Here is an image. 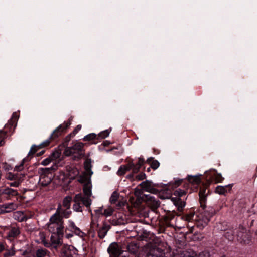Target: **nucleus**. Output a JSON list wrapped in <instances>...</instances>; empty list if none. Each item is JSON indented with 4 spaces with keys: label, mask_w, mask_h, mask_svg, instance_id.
Wrapping results in <instances>:
<instances>
[{
    "label": "nucleus",
    "mask_w": 257,
    "mask_h": 257,
    "mask_svg": "<svg viewBox=\"0 0 257 257\" xmlns=\"http://www.w3.org/2000/svg\"><path fill=\"white\" fill-rule=\"evenodd\" d=\"M96 212L97 213H101V212H102V209H99V210H96Z\"/></svg>",
    "instance_id": "56"
},
{
    "label": "nucleus",
    "mask_w": 257,
    "mask_h": 257,
    "mask_svg": "<svg viewBox=\"0 0 257 257\" xmlns=\"http://www.w3.org/2000/svg\"><path fill=\"white\" fill-rule=\"evenodd\" d=\"M81 128V125H78L75 128V130L73 131L74 134H76L79 131H80Z\"/></svg>",
    "instance_id": "49"
},
{
    "label": "nucleus",
    "mask_w": 257,
    "mask_h": 257,
    "mask_svg": "<svg viewBox=\"0 0 257 257\" xmlns=\"http://www.w3.org/2000/svg\"><path fill=\"white\" fill-rule=\"evenodd\" d=\"M20 184L19 181H15L9 183L10 186L13 187H18Z\"/></svg>",
    "instance_id": "47"
},
{
    "label": "nucleus",
    "mask_w": 257,
    "mask_h": 257,
    "mask_svg": "<svg viewBox=\"0 0 257 257\" xmlns=\"http://www.w3.org/2000/svg\"><path fill=\"white\" fill-rule=\"evenodd\" d=\"M165 193V195L163 196L160 195V198L161 199H167V198H169L170 197L171 194L170 192H169V191L168 190H163L162 193Z\"/></svg>",
    "instance_id": "37"
},
{
    "label": "nucleus",
    "mask_w": 257,
    "mask_h": 257,
    "mask_svg": "<svg viewBox=\"0 0 257 257\" xmlns=\"http://www.w3.org/2000/svg\"><path fill=\"white\" fill-rule=\"evenodd\" d=\"M26 160V158L23 159L20 164L19 165H17L15 166V170L16 171H21L23 169V165L25 161Z\"/></svg>",
    "instance_id": "31"
},
{
    "label": "nucleus",
    "mask_w": 257,
    "mask_h": 257,
    "mask_svg": "<svg viewBox=\"0 0 257 257\" xmlns=\"http://www.w3.org/2000/svg\"><path fill=\"white\" fill-rule=\"evenodd\" d=\"M108 252L114 257H121L124 252L121 250L118 245L116 243H111L108 248Z\"/></svg>",
    "instance_id": "6"
},
{
    "label": "nucleus",
    "mask_w": 257,
    "mask_h": 257,
    "mask_svg": "<svg viewBox=\"0 0 257 257\" xmlns=\"http://www.w3.org/2000/svg\"><path fill=\"white\" fill-rule=\"evenodd\" d=\"M147 171H150V168H148L147 169Z\"/></svg>",
    "instance_id": "60"
},
{
    "label": "nucleus",
    "mask_w": 257,
    "mask_h": 257,
    "mask_svg": "<svg viewBox=\"0 0 257 257\" xmlns=\"http://www.w3.org/2000/svg\"><path fill=\"white\" fill-rule=\"evenodd\" d=\"M15 218H17L18 220L19 221H23L25 220V217L23 214V213L22 212L18 211L16 212L15 214Z\"/></svg>",
    "instance_id": "28"
},
{
    "label": "nucleus",
    "mask_w": 257,
    "mask_h": 257,
    "mask_svg": "<svg viewBox=\"0 0 257 257\" xmlns=\"http://www.w3.org/2000/svg\"><path fill=\"white\" fill-rule=\"evenodd\" d=\"M44 151H41L40 152H39V153H38V155L39 156L41 155L42 154H43L44 153Z\"/></svg>",
    "instance_id": "55"
},
{
    "label": "nucleus",
    "mask_w": 257,
    "mask_h": 257,
    "mask_svg": "<svg viewBox=\"0 0 257 257\" xmlns=\"http://www.w3.org/2000/svg\"><path fill=\"white\" fill-rule=\"evenodd\" d=\"M215 178L217 182H221L223 179L220 174H217Z\"/></svg>",
    "instance_id": "45"
},
{
    "label": "nucleus",
    "mask_w": 257,
    "mask_h": 257,
    "mask_svg": "<svg viewBox=\"0 0 257 257\" xmlns=\"http://www.w3.org/2000/svg\"><path fill=\"white\" fill-rule=\"evenodd\" d=\"M188 179L189 181L192 183L198 184L200 181V178L198 176H188Z\"/></svg>",
    "instance_id": "22"
},
{
    "label": "nucleus",
    "mask_w": 257,
    "mask_h": 257,
    "mask_svg": "<svg viewBox=\"0 0 257 257\" xmlns=\"http://www.w3.org/2000/svg\"><path fill=\"white\" fill-rule=\"evenodd\" d=\"M5 249L4 245L3 244H0V252H2Z\"/></svg>",
    "instance_id": "53"
},
{
    "label": "nucleus",
    "mask_w": 257,
    "mask_h": 257,
    "mask_svg": "<svg viewBox=\"0 0 257 257\" xmlns=\"http://www.w3.org/2000/svg\"><path fill=\"white\" fill-rule=\"evenodd\" d=\"M15 254V251L13 249V248H12L11 249H9L7 250V251L4 254L5 257H12L14 256Z\"/></svg>",
    "instance_id": "32"
},
{
    "label": "nucleus",
    "mask_w": 257,
    "mask_h": 257,
    "mask_svg": "<svg viewBox=\"0 0 257 257\" xmlns=\"http://www.w3.org/2000/svg\"><path fill=\"white\" fill-rule=\"evenodd\" d=\"M71 236H72V235H71V234H68V235H67V237H68V238H69V237H71Z\"/></svg>",
    "instance_id": "59"
},
{
    "label": "nucleus",
    "mask_w": 257,
    "mask_h": 257,
    "mask_svg": "<svg viewBox=\"0 0 257 257\" xmlns=\"http://www.w3.org/2000/svg\"><path fill=\"white\" fill-rule=\"evenodd\" d=\"M75 253V250L72 246H65L62 251V257H72Z\"/></svg>",
    "instance_id": "9"
},
{
    "label": "nucleus",
    "mask_w": 257,
    "mask_h": 257,
    "mask_svg": "<svg viewBox=\"0 0 257 257\" xmlns=\"http://www.w3.org/2000/svg\"><path fill=\"white\" fill-rule=\"evenodd\" d=\"M6 177L7 179L12 180L16 179V176L11 173H9L7 174Z\"/></svg>",
    "instance_id": "43"
},
{
    "label": "nucleus",
    "mask_w": 257,
    "mask_h": 257,
    "mask_svg": "<svg viewBox=\"0 0 257 257\" xmlns=\"http://www.w3.org/2000/svg\"><path fill=\"white\" fill-rule=\"evenodd\" d=\"M128 170H129L128 164L127 166L122 165L119 168L117 171V174L118 175H123Z\"/></svg>",
    "instance_id": "19"
},
{
    "label": "nucleus",
    "mask_w": 257,
    "mask_h": 257,
    "mask_svg": "<svg viewBox=\"0 0 257 257\" xmlns=\"http://www.w3.org/2000/svg\"><path fill=\"white\" fill-rule=\"evenodd\" d=\"M71 201V197L70 196H66L63 200V206L67 209H69L70 207Z\"/></svg>",
    "instance_id": "20"
},
{
    "label": "nucleus",
    "mask_w": 257,
    "mask_h": 257,
    "mask_svg": "<svg viewBox=\"0 0 257 257\" xmlns=\"http://www.w3.org/2000/svg\"><path fill=\"white\" fill-rule=\"evenodd\" d=\"M226 186H218L216 187L215 192L219 194H224L226 192V190L225 189Z\"/></svg>",
    "instance_id": "23"
},
{
    "label": "nucleus",
    "mask_w": 257,
    "mask_h": 257,
    "mask_svg": "<svg viewBox=\"0 0 257 257\" xmlns=\"http://www.w3.org/2000/svg\"><path fill=\"white\" fill-rule=\"evenodd\" d=\"M142 189L145 191L150 192L154 194H157L158 193V190L152 185V183L148 180L142 182L140 185Z\"/></svg>",
    "instance_id": "7"
},
{
    "label": "nucleus",
    "mask_w": 257,
    "mask_h": 257,
    "mask_svg": "<svg viewBox=\"0 0 257 257\" xmlns=\"http://www.w3.org/2000/svg\"><path fill=\"white\" fill-rule=\"evenodd\" d=\"M112 223L114 225H119L124 224L125 223V221L122 216L119 215V218L117 219V220H113Z\"/></svg>",
    "instance_id": "27"
},
{
    "label": "nucleus",
    "mask_w": 257,
    "mask_h": 257,
    "mask_svg": "<svg viewBox=\"0 0 257 257\" xmlns=\"http://www.w3.org/2000/svg\"><path fill=\"white\" fill-rule=\"evenodd\" d=\"M2 194L6 195L8 196V199H10L11 197L16 196L18 195V193L17 190H15L10 188H6L1 190Z\"/></svg>",
    "instance_id": "11"
},
{
    "label": "nucleus",
    "mask_w": 257,
    "mask_h": 257,
    "mask_svg": "<svg viewBox=\"0 0 257 257\" xmlns=\"http://www.w3.org/2000/svg\"><path fill=\"white\" fill-rule=\"evenodd\" d=\"M66 229L74 232L76 234L80 235L81 233V230L77 227L76 226L75 223L72 220H68V225L66 227Z\"/></svg>",
    "instance_id": "13"
},
{
    "label": "nucleus",
    "mask_w": 257,
    "mask_h": 257,
    "mask_svg": "<svg viewBox=\"0 0 257 257\" xmlns=\"http://www.w3.org/2000/svg\"><path fill=\"white\" fill-rule=\"evenodd\" d=\"M96 137V135L94 133H91L83 138L84 141H90L94 139Z\"/></svg>",
    "instance_id": "30"
},
{
    "label": "nucleus",
    "mask_w": 257,
    "mask_h": 257,
    "mask_svg": "<svg viewBox=\"0 0 257 257\" xmlns=\"http://www.w3.org/2000/svg\"><path fill=\"white\" fill-rule=\"evenodd\" d=\"M146 178V175L144 173H141L136 176V178L139 180H142Z\"/></svg>",
    "instance_id": "44"
},
{
    "label": "nucleus",
    "mask_w": 257,
    "mask_h": 257,
    "mask_svg": "<svg viewBox=\"0 0 257 257\" xmlns=\"http://www.w3.org/2000/svg\"><path fill=\"white\" fill-rule=\"evenodd\" d=\"M52 168H40L39 184L43 187L47 186L52 181L54 175L52 172Z\"/></svg>",
    "instance_id": "3"
},
{
    "label": "nucleus",
    "mask_w": 257,
    "mask_h": 257,
    "mask_svg": "<svg viewBox=\"0 0 257 257\" xmlns=\"http://www.w3.org/2000/svg\"><path fill=\"white\" fill-rule=\"evenodd\" d=\"M5 213L10 212L17 209L18 205L14 203H10L3 205Z\"/></svg>",
    "instance_id": "16"
},
{
    "label": "nucleus",
    "mask_w": 257,
    "mask_h": 257,
    "mask_svg": "<svg viewBox=\"0 0 257 257\" xmlns=\"http://www.w3.org/2000/svg\"><path fill=\"white\" fill-rule=\"evenodd\" d=\"M128 167H129V170L130 169L133 170V172L134 173H136L138 172L139 168L138 166L135 165L133 163L131 162L128 164Z\"/></svg>",
    "instance_id": "29"
},
{
    "label": "nucleus",
    "mask_w": 257,
    "mask_h": 257,
    "mask_svg": "<svg viewBox=\"0 0 257 257\" xmlns=\"http://www.w3.org/2000/svg\"><path fill=\"white\" fill-rule=\"evenodd\" d=\"M109 229V227L108 225H104L99 230L98 235L101 238L104 237L106 234L107 231Z\"/></svg>",
    "instance_id": "17"
},
{
    "label": "nucleus",
    "mask_w": 257,
    "mask_h": 257,
    "mask_svg": "<svg viewBox=\"0 0 257 257\" xmlns=\"http://www.w3.org/2000/svg\"><path fill=\"white\" fill-rule=\"evenodd\" d=\"M147 257H165V254L159 249L154 248L150 250Z\"/></svg>",
    "instance_id": "14"
},
{
    "label": "nucleus",
    "mask_w": 257,
    "mask_h": 257,
    "mask_svg": "<svg viewBox=\"0 0 257 257\" xmlns=\"http://www.w3.org/2000/svg\"><path fill=\"white\" fill-rule=\"evenodd\" d=\"M46 254V252L43 249H39L37 250L36 255L38 257H43Z\"/></svg>",
    "instance_id": "40"
},
{
    "label": "nucleus",
    "mask_w": 257,
    "mask_h": 257,
    "mask_svg": "<svg viewBox=\"0 0 257 257\" xmlns=\"http://www.w3.org/2000/svg\"><path fill=\"white\" fill-rule=\"evenodd\" d=\"M196 253L193 251H184L176 253L173 257H196Z\"/></svg>",
    "instance_id": "15"
},
{
    "label": "nucleus",
    "mask_w": 257,
    "mask_h": 257,
    "mask_svg": "<svg viewBox=\"0 0 257 257\" xmlns=\"http://www.w3.org/2000/svg\"><path fill=\"white\" fill-rule=\"evenodd\" d=\"M194 215H195V214H194V213H193V212H191V213H190L187 214L185 216L186 220H187L188 221H191L192 220H195L194 219Z\"/></svg>",
    "instance_id": "34"
},
{
    "label": "nucleus",
    "mask_w": 257,
    "mask_h": 257,
    "mask_svg": "<svg viewBox=\"0 0 257 257\" xmlns=\"http://www.w3.org/2000/svg\"><path fill=\"white\" fill-rule=\"evenodd\" d=\"M185 194V192L181 189H178L174 192V195L178 196H182Z\"/></svg>",
    "instance_id": "38"
},
{
    "label": "nucleus",
    "mask_w": 257,
    "mask_h": 257,
    "mask_svg": "<svg viewBox=\"0 0 257 257\" xmlns=\"http://www.w3.org/2000/svg\"><path fill=\"white\" fill-rule=\"evenodd\" d=\"M133 246H135V247H136V246L134 245V244H130V245H128V249L130 251H131V252H135V251L132 250V249L131 248L132 247H133Z\"/></svg>",
    "instance_id": "51"
},
{
    "label": "nucleus",
    "mask_w": 257,
    "mask_h": 257,
    "mask_svg": "<svg viewBox=\"0 0 257 257\" xmlns=\"http://www.w3.org/2000/svg\"><path fill=\"white\" fill-rule=\"evenodd\" d=\"M222 257H226V256H222Z\"/></svg>",
    "instance_id": "61"
},
{
    "label": "nucleus",
    "mask_w": 257,
    "mask_h": 257,
    "mask_svg": "<svg viewBox=\"0 0 257 257\" xmlns=\"http://www.w3.org/2000/svg\"><path fill=\"white\" fill-rule=\"evenodd\" d=\"M206 189L200 191L199 193L200 198L201 200H204L206 196Z\"/></svg>",
    "instance_id": "42"
},
{
    "label": "nucleus",
    "mask_w": 257,
    "mask_h": 257,
    "mask_svg": "<svg viewBox=\"0 0 257 257\" xmlns=\"http://www.w3.org/2000/svg\"><path fill=\"white\" fill-rule=\"evenodd\" d=\"M61 207L59 206L56 212L50 218L49 222L47 224V228L51 233L58 236L62 235L64 233V225L62 218L60 216Z\"/></svg>",
    "instance_id": "2"
},
{
    "label": "nucleus",
    "mask_w": 257,
    "mask_h": 257,
    "mask_svg": "<svg viewBox=\"0 0 257 257\" xmlns=\"http://www.w3.org/2000/svg\"><path fill=\"white\" fill-rule=\"evenodd\" d=\"M196 257H210V253L207 251H203L198 255L196 254Z\"/></svg>",
    "instance_id": "41"
},
{
    "label": "nucleus",
    "mask_w": 257,
    "mask_h": 257,
    "mask_svg": "<svg viewBox=\"0 0 257 257\" xmlns=\"http://www.w3.org/2000/svg\"><path fill=\"white\" fill-rule=\"evenodd\" d=\"M85 167H86V170H88L89 169V167L88 164L85 165Z\"/></svg>",
    "instance_id": "57"
},
{
    "label": "nucleus",
    "mask_w": 257,
    "mask_h": 257,
    "mask_svg": "<svg viewBox=\"0 0 257 257\" xmlns=\"http://www.w3.org/2000/svg\"><path fill=\"white\" fill-rule=\"evenodd\" d=\"M109 133L110 131L108 130H106L100 133L99 134V136L102 138H104L107 137L109 135Z\"/></svg>",
    "instance_id": "35"
},
{
    "label": "nucleus",
    "mask_w": 257,
    "mask_h": 257,
    "mask_svg": "<svg viewBox=\"0 0 257 257\" xmlns=\"http://www.w3.org/2000/svg\"><path fill=\"white\" fill-rule=\"evenodd\" d=\"M4 134H0V146L3 144V140L4 138Z\"/></svg>",
    "instance_id": "50"
},
{
    "label": "nucleus",
    "mask_w": 257,
    "mask_h": 257,
    "mask_svg": "<svg viewBox=\"0 0 257 257\" xmlns=\"http://www.w3.org/2000/svg\"><path fill=\"white\" fill-rule=\"evenodd\" d=\"M84 144L76 142L72 147H67L64 151L66 156H73L75 158H79L83 154Z\"/></svg>",
    "instance_id": "4"
},
{
    "label": "nucleus",
    "mask_w": 257,
    "mask_h": 257,
    "mask_svg": "<svg viewBox=\"0 0 257 257\" xmlns=\"http://www.w3.org/2000/svg\"><path fill=\"white\" fill-rule=\"evenodd\" d=\"M181 183V180H178V181H175V184L177 186H179Z\"/></svg>",
    "instance_id": "54"
},
{
    "label": "nucleus",
    "mask_w": 257,
    "mask_h": 257,
    "mask_svg": "<svg viewBox=\"0 0 257 257\" xmlns=\"http://www.w3.org/2000/svg\"><path fill=\"white\" fill-rule=\"evenodd\" d=\"M119 197V195L118 194V193H117L116 192H114L110 198V201L111 202V204H114L116 203V201L117 200L118 198Z\"/></svg>",
    "instance_id": "25"
},
{
    "label": "nucleus",
    "mask_w": 257,
    "mask_h": 257,
    "mask_svg": "<svg viewBox=\"0 0 257 257\" xmlns=\"http://www.w3.org/2000/svg\"><path fill=\"white\" fill-rule=\"evenodd\" d=\"M71 214V211L70 210H66L63 211L61 208V213L60 214H62L63 217L66 218L69 217L70 214Z\"/></svg>",
    "instance_id": "33"
},
{
    "label": "nucleus",
    "mask_w": 257,
    "mask_h": 257,
    "mask_svg": "<svg viewBox=\"0 0 257 257\" xmlns=\"http://www.w3.org/2000/svg\"><path fill=\"white\" fill-rule=\"evenodd\" d=\"M60 153L58 151H56L54 152L51 156L43 160L41 164L43 165L46 166L48 165L51 161H52L54 159L58 158L59 157Z\"/></svg>",
    "instance_id": "12"
},
{
    "label": "nucleus",
    "mask_w": 257,
    "mask_h": 257,
    "mask_svg": "<svg viewBox=\"0 0 257 257\" xmlns=\"http://www.w3.org/2000/svg\"><path fill=\"white\" fill-rule=\"evenodd\" d=\"M143 163H144L143 159H141V158H139V160H138V162L136 165L137 166H138L139 168H140L143 165Z\"/></svg>",
    "instance_id": "48"
},
{
    "label": "nucleus",
    "mask_w": 257,
    "mask_h": 257,
    "mask_svg": "<svg viewBox=\"0 0 257 257\" xmlns=\"http://www.w3.org/2000/svg\"><path fill=\"white\" fill-rule=\"evenodd\" d=\"M71 124V120L69 119L67 122H65L63 124L59 125L53 132L51 135V138H56L60 135L61 132H62L65 129L67 128Z\"/></svg>",
    "instance_id": "8"
},
{
    "label": "nucleus",
    "mask_w": 257,
    "mask_h": 257,
    "mask_svg": "<svg viewBox=\"0 0 257 257\" xmlns=\"http://www.w3.org/2000/svg\"><path fill=\"white\" fill-rule=\"evenodd\" d=\"M112 212H113V209L111 208H109L105 209L103 214L105 216H110L112 214Z\"/></svg>",
    "instance_id": "36"
},
{
    "label": "nucleus",
    "mask_w": 257,
    "mask_h": 257,
    "mask_svg": "<svg viewBox=\"0 0 257 257\" xmlns=\"http://www.w3.org/2000/svg\"><path fill=\"white\" fill-rule=\"evenodd\" d=\"M2 195V191L1 190L0 191V202H1L2 201V198H1V195Z\"/></svg>",
    "instance_id": "58"
},
{
    "label": "nucleus",
    "mask_w": 257,
    "mask_h": 257,
    "mask_svg": "<svg viewBox=\"0 0 257 257\" xmlns=\"http://www.w3.org/2000/svg\"><path fill=\"white\" fill-rule=\"evenodd\" d=\"M20 233V231L18 228L14 227L8 233L9 237H15Z\"/></svg>",
    "instance_id": "21"
},
{
    "label": "nucleus",
    "mask_w": 257,
    "mask_h": 257,
    "mask_svg": "<svg viewBox=\"0 0 257 257\" xmlns=\"http://www.w3.org/2000/svg\"><path fill=\"white\" fill-rule=\"evenodd\" d=\"M18 116L16 113H14L12 115L11 121H13V123H15L18 120Z\"/></svg>",
    "instance_id": "46"
},
{
    "label": "nucleus",
    "mask_w": 257,
    "mask_h": 257,
    "mask_svg": "<svg viewBox=\"0 0 257 257\" xmlns=\"http://www.w3.org/2000/svg\"><path fill=\"white\" fill-rule=\"evenodd\" d=\"M78 181L84 184L83 193L85 195L83 197L81 194H78L75 195L74 198L75 204L73 206V209L77 212H81L82 209L80 205L81 202L84 205L89 207L91 204V200L90 197L92 195L91 188L92 185L90 181V177L88 175L81 176L79 177Z\"/></svg>",
    "instance_id": "1"
},
{
    "label": "nucleus",
    "mask_w": 257,
    "mask_h": 257,
    "mask_svg": "<svg viewBox=\"0 0 257 257\" xmlns=\"http://www.w3.org/2000/svg\"><path fill=\"white\" fill-rule=\"evenodd\" d=\"M79 174L78 170L76 168H73L69 171V175L71 179L74 178Z\"/></svg>",
    "instance_id": "26"
},
{
    "label": "nucleus",
    "mask_w": 257,
    "mask_h": 257,
    "mask_svg": "<svg viewBox=\"0 0 257 257\" xmlns=\"http://www.w3.org/2000/svg\"><path fill=\"white\" fill-rule=\"evenodd\" d=\"M50 143V141L49 140H47L43 142L42 143L40 144L38 146L33 145L31 148V149L28 153V155L30 156L31 155H33L38 150L42 148L43 147L47 146Z\"/></svg>",
    "instance_id": "10"
},
{
    "label": "nucleus",
    "mask_w": 257,
    "mask_h": 257,
    "mask_svg": "<svg viewBox=\"0 0 257 257\" xmlns=\"http://www.w3.org/2000/svg\"><path fill=\"white\" fill-rule=\"evenodd\" d=\"M159 165L160 164L159 162L157 160H155L152 162L151 167L154 169H156L159 167Z\"/></svg>",
    "instance_id": "39"
},
{
    "label": "nucleus",
    "mask_w": 257,
    "mask_h": 257,
    "mask_svg": "<svg viewBox=\"0 0 257 257\" xmlns=\"http://www.w3.org/2000/svg\"><path fill=\"white\" fill-rule=\"evenodd\" d=\"M2 213H5L3 205H0V214H2Z\"/></svg>",
    "instance_id": "52"
},
{
    "label": "nucleus",
    "mask_w": 257,
    "mask_h": 257,
    "mask_svg": "<svg viewBox=\"0 0 257 257\" xmlns=\"http://www.w3.org/2000/svg\"><path fill=\"white\" fill-rule=\"evenodd\" d=\"M172 200L174 202V204L178 206L179 209H182L185 205V203L184 201H181L179 199L172 198Z\"/></svg>",
    "instance_id": "18"
},
{
    "label": "nucleus",
    "mask_w": 257,
    "mask_h": 257,
    "mask_svg": "<svg viewBox=\"0 0 257 257\" xmlns=\"http://www.w3.org/2000/svg\"><path fill=\"white\" fill-rule=\"evenodd\" d=\"M135 195L139 199H141L143 200V198H144L145 195L143 194V191L141 189H136L134 192Z\"/></svg>",
    "instance_id": "24"
},
{
    "label": "nucleus",
    "mask_w": 257,
    "mask_h": 257,
    "mask_svg": "<svg viewBox=\"0 0 257 257\" xmlns=\"http://www.w3.org/2000/svg\"><path fill=\"white\" fill-rule=\"evenodd\" d=\"M143 199L152 210L156 209L160 206L159 201L156 199L153 196L146 195L144 198Z\"/></svg>",
    "instance_id": "5"
}]
</instances>
